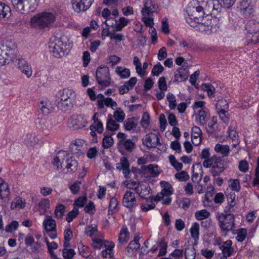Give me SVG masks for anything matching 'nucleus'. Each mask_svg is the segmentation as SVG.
<instances>
[{"mask_svg": "<svg viewBox=\"0 0 259 259\" xmlns=\"http://www.w3.org/2000/svg\"><path fill=\"white\" fill-rule=\"evenodd\" d=\"M222 9L218 0H194L186 9L188 16H186V20L191 26L195 27V21L205 17L215 15Z\"/></svg>", "mask_w": 259, "mask_h": 259, "instance_id": "1", "label": "nucleus"}, {"mask_svg": "<svg viewBox=\"0 0 259 259\" xmlns=\"http://www.w3.org/2000/svg\"><path fill=\"white\" fill-rule=\"evenodd\" d=\"M75 99V92L71 89L65 88L57 92L55 103L62 110H68L73 107Z\"/></svg>", "mask_w": 259, "mask_h": 259, "instance_id": "2", "label": "nucleus"}, {"mask_svg": "<svg viewBox=\"0 0 259 259\" xmlns=\"http://www.w3.org/2000/svg\"><path fill=\"white\" fill-rule=\"evenodd\" d=\"M72 47L71 44L68 37L62 35L60 37L55 38L51 42L50 48L54 56L57 58H62L69 52Z\"/></svg>", "mask_w": 259, "mask_h": 259, "instance_id": "3", "label": "nucleus"}, {"mask_svg": "<svg viewBox=\"0 0 259 259\" xmlns=\"http://www.w3.org/2000/svg\"><path fill=\"white\" fill-rule=\"evenodd\" d=\"M56 19V14L53 12H42L34 16L31 20V24L35 27L45 29L51 27Z\"/></svg>", "mask_w": 259, "mask_h": 259, "instance_id": "4", "label": "nucleus"}, {"mask_svg": "<svg viewBox=\"0 0 259 259\" xmlns=\"http://www.w3.org/2000/svg\"><path fill=\"white\" fill-rule=\"evenodd\" d=\"M227 207L225 209V213H217V218L219 221V226L221 231L227 234L228 232L232 231L235 227V217L234 215L228 213Z\"/></svg>", "mask_w": 259, "mask_h": 259, "instance_id": "5", "label": "nucleus"}, {"mask_svg": "<svg viewBox=\"0 0 259 259\" xmlns=\"http://www.w3.org/2000/svg\"><path fill=\"white\" fill-rule=\"evenodd\" d=\"M127 135L123 133L119 132L117 135V148L120 152L126 151L133 152L136 148V144L133 140L127 139Z\"/></svg>", "mask_w": 259, "mask_h": 259, "instance_id": "6", "label": "nucleus"}, {"mask_svg": "<svg viewBox=\"0 0 259 259\" xmlns=\"http://www.w3.org/2000/svg\"><path fill=\"white\" fill-rule=\"evenodd\" d=\"M196 23L203 26L204 27V31H209L211 33L216 32L219 30L220 26L219 20L216 17H212L211 16L201 18L200 20L195 21V24Z\"/></svg>", "mask_w": 259, "mask_h": 259, "instance_id": "7", "label": "nucleus"}, {"mask_svg": "<svg viewBox=\"0 0 259 259\" xmlns=\"http://www.w3.org/2000/svg\"><path fill=\"white\" fill-rule=\"evenodd\" d=\"M96 79L98 83L104 87L110 84V77L107 67H99L96 71Z\"/></svg>", "mask_w": 259, "mask_h": 259, "instance_id": "8", "label": "nucleus"}, {"mask_svg": "<svg viewBox=\"0 0 259 259\" xmlns=\"http://www.w3.org/2000/svg\"><path fill=\"white\" fill-rule=\"evenodd\" d=\"M208 168H211L210 173L213 177L219 176L226 169L224 160L219 156L210 162Z\"/></svg>", "mask_w": 259, "mask_h": 259, "instance_id": "9", "label": "nucleus"}, {"mask_svg": "<svg viewBox=\"0 0 259 259\" xmlns=\"http://www.w3.org/2000/svg\"><path fill=\"white\" fill-rule=\"evenodd\" d=\"M111 108L113 110L117 108V103L113 100L111 98L105 97L102 94L97 95V107L100 110L104 109L105 107Z\"/></svg>", "mask_w": 259, "mask_h": 259, "instance_id": "10", "label": "nucleus"}, {"mask_svg": "<svg viewBox=\"0 0 259 259\" xmlns=\"http://www.w3.org/2000/svg\"><path fill=\"white\" fill-rule=\"evenodd\" d=\"M159 173V167L155 164L142 165L140 169V174L145 178L156 177Z\"/></svg>", "mask_w": 259, "mask_h": 259, "instance_id": "11", "label": "nucleus"}, {"mask_svg": "<svg viewBox=\"0 0 259 259\" xmlns=\"http://www.w3.org/2000/svg\"><path fill=\"white\" fill-rule=\"evenodd\" d=\"M122 203L123 206L132 210L138 205L135 193L126 191L123 195Z\"/></svg>", "mask_w": 259, "mask_h": 259, "instance_id": "12", "label": "nucleus"}, {"mask_svg": "<svg viewBox=\"0 0 259 259\" xmlns=\"http://www.w3.org/2000/svg\"><path fill=\"white\" fill-rule=\"evenodd\" d=\"M241 13L245 17H249L254 12V5L251 0H241L238 6Z\"/></svg>", "mask_w": 259, "mask_h": 259, "instance_id": "13", "label": "nucleus"}, {"mask_svg": "<svg viewBox=\"0 0 259 259\" xmlns=\"http://www.w3.org/2000/svg\"><path fill=\"white\" fill-rule=\"evenodd\" d=\"M93 2L94 0H72V8L77 13L84 12L89 9Z\"/></svg>", "mask_w": 259, "mask_h": 259, "instance_id": "14", "label": "nucleus"}, {"mask_svg": "<svg viewBox=\"0 0 259 259\" xmlns=\"http://www.w3.org/2000/svg\"><path fill=\"white\" fill-rule=\"evenodd\" d=\"M143 144L148 148H154L160 145L158 135L154 133L147 134L142 140Z\"/></svg>", "mask_w": 259, "mask_h": 259, "instance_id": "15", "label": "nucleus"}, {"mask_svg": "<svg viewBox=\"0 0 259 259\" xmlns=\"http://www.w3.org/2000/svg\"><path fill=\"white\" fill-rule=\"evenodd\" d=\"M87 121L81 115L72 116L68 121L69 126L74 129H79L84 127Z\"/></svg>", "mask_w": 259, "mask_h": 259, "instance_id": "16", "label": "nucleus"}, {"mask_svg": "<svg viewBox=\"0 0 259 259\" xmlns=\"http://www.w3.org/2000/svg\"><path fill=\"white\" fill-rule=\"evenodd\" d=\"M18 61V69L27 78H30L32 75V69L30 64L23 58H19Z\"/></svg>", "mask_w": 259, "mask_h": 259, "instance_id": "17", "label": "nucleus"}, {"mask_svg": "<svg viewBox=\"0 0 259 259\" xmlns=\"http://www.w3.org/2000/svg\"><path fill=\"white\" fill-rule=\"evenodd\" d=\"M215 106L217 112L221 119L223 120L224 122L227 121L228 118L226 115L227 111L225 110V109L228 108V103L227 101L225 100H221L216 104Z\"/></svg>", "mask_w": 259, "mask_h": 259, "instance_id": "18", "label": "nucleus"}, {"mask_svg": "<svg viewBox=\"0 0 259 259\" xmlns=\"http://www.w3.org/2000/svg\"><path fill=\"white\" fill-rule=\"evenodd\" d=\"M0 46L3 50H4L5 53H7L9 59H12L13 58L16 49V46L13 41L7 40L3 44H1Z\"/></svg>", "mask_w": 259, "mask_h": 259, "instance_id": "19", "label": "nucleus"}, {"mask_svg": "<svg viewBox=\"0 0 259 259\" xmlns=\"http://www.w3.org/2000/svg\"><path fill=\"white\" fill-rule=\"evenodd\" d=\"M133 64L135 66L136 72L138 74L143 77L146 75V69L148 68V64L145 62L143 63V66L140 61L139 58L137 56L134 57Z\"/></svg>", "mask_w": 259, "mask_h": 259, "instance_id": "20", "label": "nucleus"}, {"mask_svg": "<svg viewBox=\"0 0 259 259\" xmlns=\"http://www.w3.org/2000/svg\"><path fill=\"white\" fill-rule=\"evenodd\" d=\"M144 5V7L141 11L142 15L153 14L157 10V6L153 0H145Z\"/></svg>", "mask_w": 259, "mask_h": 259, "instance_id": "21", "label": "nucleus"}, {"mask_svg": "<svg viewBox=\"0 0 259 259\" xmlns=\"http://www.w3.org/2000/svg\"><path fill=\"white\" fill-rule=\"evenodd\" d=\"M200 156L201 159L204 160L203 162V166L205 168H208L210 165V162H212L213 159L217 157L215 155L210 156L209 148L203 149Z\"/></svg>", "mask_w": 259, "mask_h": 259, "instance_id": "22", "label": "nucleus"}, {"mask_svg": "<svg viewBox=\"0 0 259 259\" xmlns=\"http://www.w3.org/2000/svg\"><path fill=\"white\" fill-rule=\"evenodd\" d=\"M130 238V233L126 227H122L118 235V244L117 247L121 248L123 245L126 243Z\"/></svg>", "mask_w": 259, "mask_h": 259, "instance_id": "23", "label": "nucleus"}, {"mask_svg": "<svg viewBox=\"0 0 259 259\" xmlns=\"http://www.w3.org/2000/svg\"><path fill=\"white\" fill-rule=\"evenodd\" d=\"M65 162L66 163L65 168L67 169L68 172L73 173L77 170L78 166L77 161L72 156L69 157L67 153Z\"/></svg>", "mask_w": 259, "mask_h": 259, "instance_id": "24", "label": "nucleus"}, {"mask_svg": "<svg viewBox=\"0 0 259 259\" xmlns=\"http://www.w3.org/2000/svg\"><path fill=\"white\" fill-rule=\"evenodd\" d=\"M232 242L228 240L222 243L219 244L220 248L222 250L223 254H226L227 256H231L234 252V248L232 246Z\"/></svg>", "mask_w": 259, "mask_h": 259, "instance_id": "25", "label": "nucleus"}, {"mask_svg": "<svg viewBox=\"0 0 259 259\" xmlns=\"http://www.w3.org/2000/svg\"><path fill=\"white\" fill-rule=\"evenodd\" d=\"M67 156V153L64 151H60L58 152L56 156L54 157L53 161V164L54 166L57 167V169L62 168V165L65 162L66 157Z\"/></svg>", "mask_w": 259, "mask_h": 259, "instance_id": "26", "label": "nucleus"}, {"mask_svg": "<svg viewBox=\"0 0 259 259\" xmlns=\"http://www.w3.org/2000/svg\"><path fill=\"white\" fill-rule=\"evenodd\" d=\"M139 240L140 237L139 236H135L134 239L129 243L126 247V251L129 255H132L140 248L141 245L139 242Z\"/></svg>", "mask_w": 259, "mask_h": 259, "instance_id": "27", "label": "nucleus"}, {"mask_svg": "<svg viewBox=\"0 0 259 259\" xmlns=\"http://www.w3.org/2000/svg\"><path fill=\"white\" fill-rule=\"evenodd\" d=\"M246 30L249 33H256L259 31V22L255 20H249L245 25Z\"/></svg>", "mask_w": 259, "mask_h": 259, "instance_id": "28", "label": "nucleus"}, {"mask_svg": "<svg viewBox=\"0 0 259 259\" xmlns=\"http://www.w3.org/2000/svg\"><path fill=\"white\" fill-rule=\"evenodd\" d=\"M151 189L148 184L146 183H141L139 188L136 189V193L142 198H146V197L150 193Z\"/></svg>", "mask_w": 259, "mask_h": 259, "instance_id": "29", "label": "nucleus"}, {"mask_svg": "<svg viewBox=\"0 0 259 259\" xmlns=\"http://www.w3.org/2000/svg\"><path fill=\"white\" fill-rule=\"evenodd\" d=\"M208 113V110L206 108L200 109L198 111L197 119L200 125L203 126L206 124Z\"/></svg>", "mask_w": 259, "mask_h": 259, "instance_id": "30", "label": "nucleus"}, {"mask_svg": "<svg viewBox=\"0 0 259 259\" xmlns=\"http://www.w3.org/2000/svg\"><path fill=\"white\" fill-rule=\"evenodd\" d=\"M138 122L134 117L127 118L123 122V127L127 131H135Z\"/></svg>", "mask_w": 259, "mask_h": 259, "instance_id": "31", "label": "nucleus"}, {"mask_svg": "<svg viewBox=\"0 0 259 259\" xmlns=\"http://www.w3.org/2000/svg\"><path fill=\"white\" fill-rule=\"evenodd\" d=\"M44 227L47 232L56 231V222L51 216H47L43 223Z\"/></svg>", "mask_w": 259, "mask_h": 259, "instance_id": "32", "label": "nucleus"}, {"mask_svg": "<svg viewBox=\"0 0 259 259\" xmlns=\"http://www.w3.org/2000/svg\"><path fill=\"white\" fill-rule=\"evenodd\" d=\"M188 77L187 71L183 68H179L175 75V80L177 82H182L187 80Z\"/></svg>", "mask_w": 259, "mask_h": 259, "instance_id": "33", "label": "nucleus"}, {"mask_svg": "<svg viewBox=\"0 0 259 259\" xmlns=\"http://www.w3.org/2000/svg\"><path fill=\"white\" fill-rule=\"evenodd\" d=\"M39 108L44 115H48L52 110L51 103L49 101H41L39 104Z\"/></svg>", "mask_w": 259, "mask_h": 259, "instance_id": "34", "label": "nucleus"}, {"mask_svg": "<svg viewBox=\"0 0 259 259\" xmlns=\"http://www.w3.org/2000/svg\"><path fill=\"white\" fill-rule=\"evenodd\" d=\"M214 149L217 153H220L224 156H228L230 151L229 146L227 145H222L219 143L215 145Z\"/></svg>", "mask_w": 259, "mask_h": 259, "instance_id": "35", "label": "nucleus"}, {"mask_svg": "<svg viewBox=\"0 0 259 259\" xmlns=\"http://www.w3.org/2000/svg\"><path fill=\"white\" fill-rule=\"evenodd\" d=\"M104 246L106 249L103 250L101 252V256L103 258H107V257H111L113 254V249L115 246V244L113 242H109Z\"/></svg>", "mask_w": 259, "mask_h": 259, "instance_id": "36", "label": "nucleus"}, {"mask_svg": "<svg viewBox=\"0 0 259 259\" xmlns=\"http://www.w3.org/2000/svg\"><path fill=\"white\" fill-rule=\"evenodd\" d=\"M11 15L10 7L4 3L0 2V18H9Z\"/></svg>", "mask_w": 259, "mask_h": 259, "instance_id": "37", "label": "nucleus"}, {"mask_svg": "<svg viewBox=\"0 0 259 259\" xmlns=\"http://www.w3.org/2000/svg\"><path fill=\"white\" fill-rule=\"evenodd\" d=\"M115 72L123 79L129 77L131 75L130 70L122 66H117L115 69Z\"/></svg>", "mask_w": 259, "mask_h": 259, "instance_id": "38", "label": "nucleus"}, {"mask_svg": "<svg viewBox=\"0 0 259 259\" xmlns=\"http://www.w3.org/2000/svg\"><path fill=\"white\" fill-rule=\"evenodd\" d=\"M114 144V139L111 135H105L102 140V145L103 148L108 149Z\"/></svg>", "mask_w": 259, "mask_h": 259, "instance_id": "39", "label": "nucleus"}, {"mask_svg": "<svg viewBox=\"0 0 259 259\" xmlns=\"http://www.w3.org/2000/svg\"><path fill=\"white\" fill-rule=\"evenodd\" d=\"M25 206V202L23 201L21 197H16L11 202V208L14 209L17 207L24 208Z\"/></svg>", "mask_w": 259, "mask_h": 259, "instance_id": "40", "label": "nucleus"}, {"mask_svg": "<svg viewBox=\"0 0 259 259\" xmlns=\"http://www.w3.org/2000/svg\"><path fill=\"white\" fill-rule=\"evenodd\" d=\"M109 241L107 240H102L101 239L94 238L92 239V246L96 249H100L105 245L109 243Z\"/></svg>", "mask_w": 259, "mask_h": 259, "instance_id": "41", "label": "nucleus"}, {"mask_svg": "<svg viewBox=\"0 0 259 259\" xmlns=\"http://www.w3.org/2000/svg\"><path fill=\"white\" fill-rule=\"evenodd\" d=\"M186 259H195L196 251L193 246L189 245L186 247L185 250Z\"/></svg>", "mask_w": 259, "mask_h": 259, "instance_id": "42", "label": "nucleus"}, {"mask_svg": "<svg viewBox=\"0 0 259 259\" xmlns=\"http://www.w3.org/2000/svg\"><path fill=\"white\" fill-rule=\"evenodd\" d=\"M157 243L160 248L158 256L165 255L167 252V243L164 240V239H161L157 241Z\"/></svg>", "mask_w": 259, "mask_h": 259, "instance_id": "43", "label": "nucleus"}, {"mask_svg": "<svg viewBox=\"0 0 259 259\" xmlns=\"http://www.w3.org/2000/svg\"><path fill=\"white\" fill-rule=\"evenodd\" d=\"M210 215V212L205 209L198 210L195 213L196 219L199 221L206 219L208 218Z\"/></svg>", "mask_w": 259, "mask_h": 259, "instance_id": "44", "label": "nucleus"}, {"mask_svg": "<svg viewBox=\"0 0 259 259\" xmlns=\"http://www.w3.org/2000/svg\"><path fill=\"white\" fill-rule=\"evenodd\" d=\"M199 225L197 223H195L193 224L190 229L191 237L197 240L199 239Z\"/></svg>", "mask_w": 259, "mask_h": 259, "instance_id": "45", "label": "nucleus"}, {"mask_svg": "<svg viewBox=\"0 0 259 259\" xmlns=\"http://www.w3.org/2000/svg\"><path fill=\"white\" fill-rule=\"evenodd\" d=\"M113 113V117L118 122H122L125 118V114L121 108H117Z\"/></svg>", "mask_w": 259, "mask_h": 259, "instance_id": "46", "label": "nucleus"}, {"mask_svg": "<svg viewBox=\"0 0 259 259\" xmlns=\"http://www.w3.org/2000/svg\"><path fill=\"white\" fill-rule=\"evenodd\" d=\"M78 251L80 255L83 257H88L91 254L90 248L87 246L81 244L78 246Z\"/></svg>", "mask_w": 259, "mask_h": 259, "instance_id": "47", "label": "nucleus"}, {"mask_svg": "<svg viewBox=\"0 0 259 259\" xmlns=\"http://www.w3.org/2000/svg\"><path fill=\"white\" fill-rule=\"evenodd\" d=\"M168 159L170 164L178 171L181 170L183 168V164L182 163L179 162L176 157L173 155H170L168 156Z\"/></svg>", "mask_w": 259, "mask_h": 259, "instance_id": "48", "label": "nucleus"}, {"mask_svg": "<svg viewBox=\"0 0 259 259\" xmlns=\"http://www.w3.org/2000/svg\"><path fill=\"white\" fill-rule=\"evenodd\" d=\"M202 89L207 92L208 96L209 98H212L214 96V93L215 92V88L211 84L209 83H203L202 84Z\"/></svg>", "mask_w": 259, "mask_h": 259, "instance_id": "49", "label": "nucleus"}, {"mask_svg": "<svg viewBox=\"0 0 259 259\" xmlns=\"http://www.w3.org/2000/svg\"><path fill=\"white\" fill-rule=\"evenodd\" d=\"M119 127V124L116 122L113 119H108L106 123V129L111 131L117 130Z\"/></svg>", "mask_w": 259, "mask_h": 259, "instance_id": "50", "label": "nucleus"}, {"mask_svg": "<svg viewBox=\"0 0 259 259\" xmlns=\"http://www.w3.org/2000/svg\"><path fill=\"white\" fill-rule=\"evenodd\" d=\"M202 135V132L200 128L197 126H193L192 128L191 136L192 138L194 139H197L199 138V142L200 143L201 136Z\"/></svg>", "mask_w": 259, "mask_h": 259, "instance_id": "51", "label": "nucleus"}, {"mask_svg": "<svg viewBox=\"0 0 259 259\" xmlns=\"http://www.w3.org/2000/svg\"><path fill=\"white\" fill-rule=\"evenodd\" d=\"M164 183V188L161 190V192L163 194L164 197L170 196L172 193V188L170 185L166 182H163ZM163 182H161L162 184Z\"/></svg>", "mask_w": 259, "mask_h": 259, "instance_id": "52", "label": "nucleus"}, {"mask_svg": "<svg viewBox=\"0 0 259 259\" xmlns=\"http://www.w3.org/2000/svg\"><path fill=\"white\" fill-rule=\"evenodd\" d=\"M236 240L239 242L243 241L247 236V231L245 229L241 228L236 231Z\"/></svg>", "mask_w": 259, "mask_h": 259, "instance_id": "53", "label": "nucleus"}, {"mask_svg": "<svg viewBox=\"0 0 259 259\" xmlns=\"http://www.w3.org/2000/svg\"><path fill=\"white\" fill-rule=\"evenodd\" d=\"M236 126V123H231V125L228 128V136L232 140L235 141L238 138V133L233 128Z\"/></svg>", "mask_w": 259, "mask_h": 259, "instance_id": "54", "label": "nucleus"}, {"mask_svg": "<svg viewBox=\"0 0 259 259\" xmlns=\"http://www.w3.org/2000/svg\"><path fill=\"white\" fill-rule=\"evenodd\" d=\"M226 196L228 202V205L229 207L228 211H230V209L233 208V207L234 206L235 204L234 202L235 198V193L233 191L231 192L230 193H228V192H227Z\"/></svg>", "mask_w": 259, "mask_h": 259, "instance_id": "55", "label": "nucleus"}, {"mask_svg": "<svg viewBox=\"0 0 259 259\" xmlns=\"http://www.w3.org/2000/svg\"><path fill=\"white\" fill-rule=\"evenodd\" d=\"M155 207V204L153 203L152 200L147 199L145 204H141V208L143 211H147L151 209L154 208Z\"/></svg>", "mask_w": 259, "mask_h": 259, "instance_id": "56", "label": "nucleus"}, {"mask_svg": "<svg viewBox=\"0 0 259 259\" xmlns=\"http://www.w3.org/2000/svg\"><path fill=\"white\" fill-rule=\"evenodd\" d=\"M167 100L169 103V107L170 109H175L177 106L176 97L172 94L169 93L167 95Z\"/></svg>", "mask_w": 259, "mask_h": 259, "instance_id": "57", "label": "nucleus"}, {"mask_svg": "<svg viewBox=\"0 0 259 259\" xmlns=\"http://www.w3.org/2000/svg\"><path fill=\"white\" fill-rule=\"evenodd\" d=\"M65 207L64 205L60 204L58 205L55 210V214L58 219H61L65 213Z\"/></svg>", "mask_w": 259, "mask_h": 259, "instance_id": "58", "label": "nucleus"}, {"mask_svg": "<svg viewBox=\"0 0 259 259\" xmlns=\"http://www.w3.org/2000/svg\"><path fill=\"white\" fill-rule=\"evenodd\" d=\"M163 67L162 66L160 63L158 62L154 66L151 71V74L153 76H158L161 73L163 72Z\"/></svg>", "mask_w": 259, "mask_h": 259, "instance_id": "59", "label": "nucleus"}, {"mask_svg": "<svg viewBox=\"0 0 259 259\" xmlns=\"http://www.w3.org/2000/svg\"><path fill=\"white\" fill-rule=\"evenodd\" d=\"M129 165V162L125 157H122L120 158V162L116 164V168L119 170H123L124 167H126Z\"/></svg>", "mask_w": 259, "mask_h": 259, "instance_id": "60", "label": "nucleus"}, {"mask_svg": "<svg viewBox=\"0 0 259 259\" xmlns=\"http://www.w3.org/2000/svg\"><path fill=\"white\" fill-rule=\"evenodd\" d=\"M90 129L91 130H95L98 133L101 134L104 131L103 124L101 120L97 121V122L91 125Z\"/></svg>", "mask_w": 259, "mask_h": 259, "instance_id": "61", "label": "nucleus"}, {"mask_svg": "<svg viewBox=\"0 0 259 259\" xmlns=\"http://www.w3.org/2000/svg\"><path fill=\"white\" fill-rule=\"evenodd\" d=\"M50 206V201L46 198L41 199L38 203V207L45 212Z\"/></svg>", "mask_w": 259, "mask_h": 259, "instance_id": "62", "label": "nucleus"}, {"mask_svg": "<svg viewBox=\"0 0 259 259\" xmlns=\"http://www.w3.org/2000/svg\"><path fill=\"white\" fill-rule=\"evenodd\" d=\"M81 184L80 181H77L69 186V189L72 194H76L80 191Z\"/></svg>", "mask_w": 259, "mask_h": 259, "instance_id": "63", "label": "nucleus"}, {"mask_svg": "<svg viewBox=\"0 0 259 259\" xmlns=\"http://www.w3.org/2000/svg\"><path fill=\"white\" fill-rule=\"evenodd\" d=\"M183 254V249H176L169 254V257L171 259H181L182 258Z\"/></svg>", "mask_w": 259, "mask_h": 259, "instance_id": "64", "label": "nucleus"}]
</instances>
